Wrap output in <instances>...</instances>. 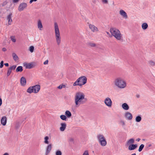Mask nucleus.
I'll return each mask as SVG.
<instances>
[{
  "instance_id": "obj_40",
  "label": "nucleus",
  "mask_w": 155,
  "mask_h": 155,
  "mask_svg": "<svg viewBox=\"0 0 155 155\" xmlns=\"http://www.w3.org/2000/svg\"><path fill=\"white\" fill-rule=\"evenodd\" d=\"M12 72V70H11L9 68H8L7 73V76H9L11 74Z\"/></svg>"
},
{
  "instance_id": "obj_34",
  "label": "nucleus",
  "mask_w": 155,
  "mask_h": 155,
  "mask_svg": "<svg viewBox=\"0 0 155 155\" xmlns=\"http://www.w3.org/2000/svg\"><path fill=\"white\" fill-rule=\"evenodd\" d=\"M144 147V145L143 144H141L140 146L139 147V149H138V151L139 152L141 151L143 149Z\"/></svg>"
},
{
  "instance_id": "obj_31",
  "label": "nucleus",
  "mask_w": 155,
  "mask_h": 155,
  "mask_svg": "<svg viewBox=\"0 0 155 155\" xmlns=\"http://www.w3.org/2000/svg\"><path fill=\"white\" fill-rule=\"evenodd\" d=\"M61 119L62 120L66 121L67 120L66 116L64 115H62L60 116Z\"/></svg>"
},
{
  "instance_id": "obj_24",
  "label": "nucleus",
  "mask_w": 155,
  "mask_h": 155,
  "mask_svg": "<svg viewBox=\"0 0 155 155\" xmlns=\"http://www.w3.org/2000/svg\"><path fill=\"white\" fill-rule=\"evenodd\" d=\"M134 140L133 138H131L128 140L127 142V145H130V144H133L134 143Z\"/></svg>"
},
{
  "instance_id": "obj_52",
  "label": "nucleus",
  "mask_w": 155,
  "mask_h": 155,
  "mask_svg": "<svg viewBox=\"0 0 155 155\" xmlns=\"http://www.w3.org/2000/svg\"><path fill=\"white\" fill-rule=\"evenodd\" d=\"M136 96L137 97L139 98V97L140 96L138 95H137Z\"/></svg>"
},
{
  "instance_id": "obj_3",
  "label": "nucleus",
  "mask_w": 155,
  "mask_h": 155,
  "mask_svg": "<svg viewBox=\"0 0 155 155\" xmlns=\"http://www.w3.org/2000/svg\"><path fill=\"white\" fill-rule=\"evenodd\" d=\"M115 85L120 89H123L127 86L126 81L122 78L119 77L116 78L114 81Z\"/></svg>"
},
{
  "instance_id": "obj_30",
  "label": "nucleus",
  "mask_w": 155,
  "mask_h": 155,
  "mask_svg": "<svg viewBox=\"0 0 155 155\" xmlns=\"http://www.w3.org/2000/svg\"><path fill=\"white\" fill-rule=\"evenodd\" d=\"M149 65L150 66H154L155 65V62L152 61H150L148 62Z\"/></svg>"
},
{
  "instance_id": "obj_25",
  "label": "nucleus",
  "mask_w": 155,
  "mask_h": 155,
  "mask_svg": "<svg viewBox=\"0 0 155 155\" xmlns=\"http://www.w3.org/2000/svg\"><path fill=\"white\" fill-rule=\"evenodd\" d=\"M44 143L45 144H49V137L48 136H45L44 138Z\"/></svg>"
},
{
  "instance_id": "obj_45",
  "label": "nucleus",
  "mask_w": 155,
  "mask_h": 155,
  "mask_svg": "<svg viewBox=\"0 0 155 155\" xmlns=\"http://www.w3.org/2000/svg\"><path fill=\"white\" fill-rule=\"evenodd\" d=\"M37 0H30L29 2V3L31 4L33 2L36 1Z\"/></svg>"
},
{
  "instance_id": "obj_26",
  "label": "nucleus",
  "mask_w": 155,
  "mask_h": 155,
  "mask_svg": "<svg viewBox=\"0 0 155 155\" xmlns=\"http://www.w3.org/2000/svg\"><path fill=\"white\" fill-rule=\"evenodd\" d=\"M142 28L143 30H145L148 27V24L146 23H144L142 25Z\"/></svg>"
},
{
  "instance_id": "obj_47",
  "label": "nucleus",
  "mask_w": 155,
  "mask_h": 155,
  "mask_svg": "<svg viewBox=\"0 0 155 155\" xmlns=\"http://www.w3.org/2000/svg\"><path fill=\"white\" fill-rule=\"evenodd\" d=\"M2 99L1 98H0V106H1L2 104Z\"/></svg>"
},
{
  "instance_id": "obj_2",
  "label": "nucleus",
  "mask_w": 155,
  "mask_h": 155,
  "mask_svg": "<svg viewBox=\"0 0 155 155\" xmlns=\"http://www.w3.org/2000/svg\"><path fill=\"white\" fill-rule=\"evenodd\" d=\"M110 31L112 36L117 40L120 41L122 40L123 35L119 29L115 28H110Z\"/></svg>"
},
{
  "instance_id": "obj_32",
  "label": "nucleus",
  "mask_w": 155,
  "mask_h": 155,
  "mask_svg": "<svg viewBox=\"0 0 155 155\" xmlns=\"http://www.w3.org/2000/svg\"><path fill=\"white\" fill-rule=\"evenodd\" d=\"M66 84H61L58 87L59 89H61L62 88H64L66 87Z\"/></svg>"
},
{
  "instance_id": "obj_46",
  "label": "nucleus",
  "mask_w": 155,
  "mask_h": 155,
  "mask_svg": "<svg viewBox=\"0 0 155 155\" xmlns=\"http://www.w3.org/2000/svg\"><path fill=\"white\" fill-rule=\"evenodd\" d=\"M19 0H13V3H17L18 2Z\"/></svg>"
},
{
  "instance_id": "obj_7",
  "label": "nucleus",
  "mask_w": 155,
  "mask_h": 155,
  "mask_svg": "<svg viewBox=\"0 0 155 155\" xmlns=\"http://www.w3.org/2000/svg\"><path fill=\"white\" fill-rule=\"evenodd\" d=\"M24 67L27 69H31L34 68L36 65V63L34 62L29 63H25L23 64Z\"/></svg>"
},
{
  "instance_id": "obj_20",
  "label": "nucleus",
  "mask_w": 155,
  "mask_h": 155,
  "mask_svg": "<svg viewBox=\"0 0 155 155\" xmlns=\"http://www.w3.org/2000/svg\"><path fill=\"white\" fill-rule=\"evenodd\" d=\"M123 109L125 110H128L129 109V107L126 103H124L122 105Z\"/></svg>"
},
{
  "instance_id": "obj_27",
  "label": "nucleus",
  "mask_w": 155,
  "mask_h": 155,
  "mask_svg": "<svg viewBox=\"0 0 155 155\" xmlns=\"http://www.w3.org/2000/svg\"><path fill=\"white\" fill-rule=\"evenodd\" d=\"M142 118L140 115H139L135 118V121L136 122H139L141 121Z\"/></svg>"
},
{
  "instance_id": "obj_23",
  "label": "nucleus",
  "mask_w": 155,
  "mask_h": 155,
  "mask_svg": "<svg viewBox=\"0 0 155 155\" xmlns=\"http://www.w3.org/2000/svg\"><path fill=\"white\" fill-rule=\"evenodd\" d=\"M65 114L68 118H70L71 116V114L69 110H66L65 112Z\"/></svg>"
},
{
  "instance_id": "obj_35",
  "label": "nucleus",
  "mask_w": 155,
  "mask_h": 155,
  "mask_svg": "<svg viewBox=\"0 0 155 155\" xmlns=\"http://www.w3.org/2000/svg\"><path fill=\"white\" fill-rule=\"evenodd\" d=\"M34 47L33 46H31L29 48V51L31 52L32 53L34 51Z\"/></svg>"
},
{
  "instance_id": "obj_4",
  "label": "nucleus",
  "mask_w": 155,
  "mask_h": 155,
  "mask_svg": "<svg viewBox=\"0 0 155 155\" xmlns=\"http://www.w3.org/2000/svg\"><path fill=\"white\" fill-rule=\"evenodd\" d=\"M54 31L56 42L58 45H60L61 42V37L58 25L56 22L54 23Z\"/></svg>"
},
{
  "instance_id": "obj_38",
  "label": "nucleus",
  "mask_w": 155,
  "mask_h": 155,
  "mask_svg": "<svg viewBox=\"0 0 155 155\" xmlns=\"http://www.w3.org/2000/svg\"><path fill=\"white\" fill-rule=\"evenodd\" d=\"M88 45L89 46L92 47H94L96 46V45L94 43H89Z\"/></svg>"
},
{
  "instance_id": "obj_42",
  "label": "nucleus",
  "mask_w": 155,
  "mask_h": 155,
  "mask_svg": "<svg viewBox=\"0 0 155 155\" xmlns=\"http://www.w3.org/2000/svg\"><path fill=\"white\" fill-rule=\"evenodd\" d=\"M3 66V61H2L0 63V68H1Z\"/></svg>"
},
{
  "instance_id": "obj_37",
  "label": "nucleus",
  "mask_w": 155,
  "mask_h": 155,
  "mask_svg": "<svg viewBox=\"0 0 155 155\" xmlns=\"http://www.w3.org/2000/svg\"><path fill=\"white\" fill-rule=\"evenodd\" d=\"M16 67V65H14L10 67L9 68L12 71V70H15Z\"/></svg>"
},
{
  "instance_id": "obj_53",
  "label": "nucleus",
  "mask_w": 155,
  "mask_h": 155,
  "mask_svg": "<svg viewBox=\"0 0 155 155\" xmlns=\"http://www.w3.org/2000/svg\"><path fill=\"white\" fill-rule=\"evenodd\" d=\"M131 155H136L135 153H133Z\"/></svg>"
},
{
  "instance_id": "obj_22",
  "label": "nucleus",
  "mask_w": 155,
  "mask_h": 155,
  "mask_svg": "<svg viewBox=\"0 0 155 155\" xmlns=\"http://www.w3.org/2000/svg\"><path fill=\"white\" fill-rule=\"evenodd\" d=\"M33 86H31L28 87L27 90V92L30 94L32 93H34V89H33Z\"/></svg>"
},
{
  "instance_id": "obj_39",
  "label": "nucleus",
  "mask_w": 155,
  "mask_h": 155,
  "mask_svg": "<svg viewBox=\"0 0 155 155\" xmlns=\"http://www.w3.org/2000/svg\"><path fill=\"white\" fill-rule=\"evenodd\" d=\"M82 155H89L88 151L87 150H85L84 152Z\"/></svg>"
},
{
  "instance_id": "obj_11",
  "label": "nucleus",
  "mask_w": 155,
  "mask_h": 155,
  "mask_svg": "<svg viewBox=\"0 0 155 155\" xmlns=\"http://www.w3.org/2000/svg\"><path fill=\"white\" fill-rule=\"evenodd\" d=\"M119 14L123 18L125 19H127L128 18V16L127 13L123 10H120Z\"/></svg>"
},
{
  "instance_id": "obj_10",
  "label": "nucleus",
  "mask_w": 155,
  "mask_h": 155,
  "mask_svg": "<svg viewBox=\"0 0 155 155\" xmlns=\"http://www.w3.org/2000/svg\"><path fill=\"white\" fill-rule=\"evenodd\" d=\"M89 28L91 31L94 32H96L98 31V28L93 25L89 24Z\"/></svg>"
},
{
  "instance_id": "obj_6",
  "label": "nucleus",
  "mask_w": 155,
  "mask_h": 155,
  "mask_svg": "<svg viewBox=\"0 0 155 155\" xmlns=\"http://www.w3.org/2000/svg\"><path fill=\"white\" fill-rule=\"evenodd\" d=\"M97 137L99 143L101 146L104 147L107 145V141L103 135L98 134L97 135Z\"/></svg>"
},
{
  "instance_id": "obj_51",
  "label": "nucleus",
  "mask_w": 155,
  "mask_h": 155,
  "mask_svg": "<svg viewBox=\"0 0 155 155\" xmlns=\"http://www.w3.org/2000/svg\"><path fill=\"white\" fill-rule=\"evenodd\" d=\"M140 138H138L136 140L137 141H140Z\"/></svg>"
},
{
  "instance_id": "obj_18",
  "label": "nucleus",
  "mask_w": 155,
  "mask_h": 155,
  "mask_svg": "<svg viewBox=\"0 0 155 155\" xmlns=\"http://www.w3.org/2000/svg\"><path fill=\"white\" fill-rule=\"evenodd\" d=\"M20 83L21 85L25 86L26 83V79L24 77H22L20 79Z\"/></svg>"
},
{
  "instance_id": "obj_21",
  "label": "nucleus",
  "mask_w": 155,
  "mask_h": 155,
  "mask_svg": "<svg viewBox=\"0 0 155 155\" xmlns=\"http://www.w3.org/2000/svg\"><path fill=\"white\" fill-rule=\"evenodd\" d=\"M38 27L40 30H42V28L43 27V26L42 24L41 21L40 20H39L38 21Z\"/></svg>"
},
{
  "instance_id": "obj_43",
  "label": "nucleus",
  "mask_w": 155,
  "mask_h": 155,
  "mask_svg": "<svg viewBox=\"0 0 155 155\" xmlns=\"http://www.w3.org/2000/svg\"><path fill=\"white\" fill-rule=\"evenodd\" d=\"M102 2L104 4L108 3V1L107 0H102Z\"/></svg>"
},
{
  "instance_id": "obj_5",
  "label": "nucleus",
  "mask_w": 155,
  "mask_h": 155,
  "mask_svg": "<svg viewBox=\"0 0 155 155\" xmlns=\"http://www.w3.org/2000/svg\"><path fill=\"white\" fill-rule=\"evenodd\" d=\"M87 78L85 76H82L78 78L74 83L73 86H79L81 87L87 83Z\"/></svg>"
},
{
  "instance_id": "obj_48",
  "label": "nucleus",
  "mask_w": 155,
  "mask_h": 155,
  "mask_svg": "<svg viewBox=\"0 0 155 155\" xmlns=\"http://www.w3.org/2000/svg\"><path fill=\"white\" fill-rule=\"evenodd\" d=\"M2 50L3 51H6V48H2Z\"/></svg>"
},
{
  "instance_id": "obj_54",
  "label": "nucleus",
  "mask_w": 155,
  "mask_h": 155,
  "mask_svg": "<svg viewBox=\"0 0 155 155\" xmlns=\"http://www.w3.org/2000/svg\"><path fill=\"white\" fill-rule=\"evenodd\" d=\"M106 33L107 34H109V33L108 32H106Z\"/></svg>"
},
{
  "instance_id": "obj_49",
  "label": "nucleus",
  "mask_w": 155,
  "mask_h": 155,
  "mask_svg": "<svg viewBox=\"0 0 155 155\" xmlns=\"http://www.w3.org/2000/svg\"><path fill=\"white\" fill-rule=\"evenodd\" d=\"M6 66H7V67H8V66H9V64L8 63H5L4 64Z\"/></svg>"
},
{
  "instance_id": "obj_13",
  "label": "nucleus",
  "mask_w": 155,
  "mask_h": 155,
  "mask_svg": "<svg viewBox=\"0 0 155 155\" xmlns=\"http://www.w3.org/2000/svg\"><path fill=\"white\" fill-rule=\"evenodd\" d=\"M33 86L34 93L36 94L38 93L40 89V86L39 85L37 84Z\"/></svg>"
},
{
  "instance_id": "obj_1",
  "label": "nucleus",
  "mask_w": 155,
  "mask_h": 155,
  "mask_svg": "<svg viewBox=\"0 0 155 155\" xmlns=\"http://www.w3.org/2000/svg\"><path fill=\"white\" fill-rule=\"evenodd\" d=\"M84 94L82 92H76L74 96V100L75 106L78 107L81 104H84L87 101V98L85 97Z\"/></svg>"
},
{
  "instance_id": "obj_16",
  "label": "nucleus",
  "mask_w": 155,
  "mask_h": 155,
  "mask_svg": "<svg viewBox=\"0 0 155 155\" xmlns=\"http://www.w3.org/2000/svg\"><path fill=\"white\" fill-rule=\"evenodd\" d=\"M7 118L5 116L3 117L1 120V124L3 126H5L7 123Z\"/></svg>"
},
{
  "instance_id": "obj_28",
  "label": "nucleus",
  "mask_w": 155,
  "mask_h": 155,
  "mask_svg": "<svg viewBox=\"0 0 155 155\" xmlns=\"http://www.w3.org/2000/svg\"><path fill=\"white\" fill-rule=\"evenodd\" d=\"M23 71L22 67L21 66H19L16 69V72H21Z\"/></svg>"
},
{
  "instance_id": "obj_19",
  "label": "nucleus",
  "mask_w": 155,
  "mask_h": 155,
  "mask_svg": "<svg viewBox=\"0 0 155 155\" xmlns=\"http://www.w3.org/2000/svg\"><path fill=\"white\" fill-rule=\"evenodd\" d=\"M12 13H10L7 16V19L8 20V24L10 25L11 24L12 20Z\"/></svg>"
},
{
  "instance_id": "obj_29",
  "label": "nucleus",
  "mask_w": 155,
  "mask_h": 155,
  "mask_svg": "<svg viewBox=\"0 0 155 155\" xmlns=\"http://www.w3.org/2000/svg\"><path fill=\"white\" fill-rule=\"evenodd\" d=\"M12 56L13 58L14 59L15 61H17L18 60V57L17 55L15 53H13L12 54Z\"/></svg>"
},
{
  "instance_id": "obj_17",
  "label": "nucleus",
  "mask_w": 155,
  "mask_h": 155,
  "mask_svg": "<svg viewBox=\"0 0 155 155\" xmlns=\"http://www.w3.org/2000/svg\"><path fill=\"white\" fill-rule=\"evenodd\" d=\"M137 144H131L129 145L128 149L130 150H132L135 149L137 147Z\"/></svg>"
},
{
  "instance_id": "obj_36",
  "label": "nucleus",
  "mask_w": 155,
  "mask_h": 155,
  "mask_svg": "<svg viewBox=\"0 0 155 155\" xmlns=\"http://www.w3.org/2000/svg\"><path fill=\"white\" fill-rule=\"evenodd\" d=\"M11 40L14 42H16V39L15 38V37L14 36H12L11 37Z\"/></svg>"
},
{
  "instance_id": "obj_41",
  "label": "nucleus",
  "mask_w": 155,
  "mask_h": 155,
  "mask_svg": "<svg viewBox=\"0 0 155 155\" xmlns=\"http://www.w3.org/2000/svg\"><path fill=\"white\" fill-rule=\"evenodd\" d=\"M120 123L122 126H124L125 125V123L123 120H121L120 122Z\"/></svg>"
},
{
  "instance_id": "obj_15",
  "label": "nucleus",
  "mask_w": 155,
  "mask_h": 155,
  "mask_svg": "<svg viewBox=\"0 0 155 155\" xmlns=\"http://www.w3.org/2000/svg\"><path fill=\"white\" fill-rule=\"evenodd\" d=\"M52 149V144H49L48 145L46 148V155H47L51 151Z\"/></svg>"
},
{
  "instance_id": "obj_9",
  "label": "nucleus",
  "mask_w": 155,
  "mask_h": 155,
  "mask_svg": "<svg viewBox=\"0 0 155 155\" xmlns=\"http://www.w3.org/2000/svg\"><path fill=\"white\" fill-rule=\"evenodd\" d=\"M27 4L26 3L23 2L21 3L18 7V10L19 12L23 11L27 7Z\"/></svg>"
},
{
  "instance_id": "obj_8",
  "label": "nucleus",
  "mask_w": 155,
  "mask_h": 155,
  "mask_svg": "<svg viewBox=\"0 0 155 155\" xmlns=\"http://www.w3.org/2000/svg\"><path fill=\"white\" fill-rule=\"evenodd\" d=\"M104 103L105 105L109 107H111L112 104V101L109 97H107L104 99Z\"/></svg>"
},
{
  "instance_id": "obj_12",
  "label": "nucleus",
  "mask_w": 155,
  "mask_h": 155,
  "mask_svg": "<svg viewBox=\"0 0 155 155\" xmlns=\"http://www.w3.org/2000/svg\"><path fill=\"white\" fill-rule=\"evenodd\" d=\"M124 117L126 119L129 120H130L133 118L132 114L129 112H127L124 114Z\"/></svg>"
},
{
  "instance_id": "obj_44",
  "label": "nucleus",
  "mask_w": 155,
  "mask_h": 155,
  "mask_svg": "<svg viewBox=\"0 0 155 155\" xmlns=\"http://www.w3.org/2000/svg\"><path fill=\"white\" fill-rule=\"evenodd\" d=\"M48 60H46V61H45L44 63V64H48Z\"/></svg>"
},
{
  "instance_id": "obj_14",
  "label": "nucleus",
  "mask_w": 155,
  "mask_h": 155,
  "mask_svg": "<svg viewBox=\"0 0 155 155\" xmlns=\"http://www.w3.org/2000/svg\"><path fill=\"white\" fill-rule=\"evenodd\" d=\"M61 127L59 128L60 130L61 131H64L65 130L67 124L65 123H62L60 124Z\"/></svg>"
},
{
  "instance_id": "obj_50",
  "label": "nucleus",
  "mask_w": 155,
  "mask_h": 155,
  "mask_svg": "<svg viewBox=\"0 0 155 155\" xmlns=\"http://www.w3.org/2000/svg\"><path fill=\"white\" fill-rule=\"evenodd\" d=\"M3 155H9V154L7 153H5Z\"/></svg>"
},
{
  "instance_id": "obj_33",
  "label": "nucleus",
  "mask_w": 155,
  "mask_h": 155,
  "mask_svg": "<svg viewBox=\"0 0 155 155\" xmlns=\"http://www.w3.org/2000/svg\"><path fill=\"white\" fill-rule=\"evenodd\" d=\"M61 151L59 150H57L55 152V155H62Z\"/></svg>"
}]
</instances>
